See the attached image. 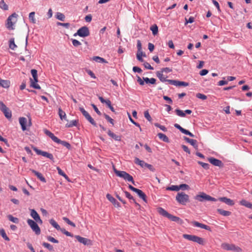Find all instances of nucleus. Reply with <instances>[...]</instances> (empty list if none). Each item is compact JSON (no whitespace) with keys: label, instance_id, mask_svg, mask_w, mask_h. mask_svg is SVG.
Instances as JSON below:
<instances>
[{"label":"nucleus","instance_id":"obj_22","mask_svg":"<svg viewBox=\"0 0 252 252\" xmlns=\"http://www.w3.org/2000/svg\"><path fill=\"white\" fill-rule=\"evenodd\" d=\"M10 85V82L7 80H3L0 78V86L4 88H8Z\"/></svg>","mask_w":252,"mask_h":252},{"label":"nucleus","instance_id":"obj_25","mask_svg":"<svg viewBox=\"0 0 252 252\" xmlns=\"http://www.w3.org/2000/svg\"><path fill=\"white\" fill-rule=\"evenodd\" d=\"M240 204L242 206H245L247 208L252 209V203H250V202L245 199H243L241 201H240Z\"/></svg>","mask_w":252,"mask_h":252},{"label":"nucleus","instance_id":"obj_1","mask_svg":"<svg viewBox=\"0 0 252 252\" xmlns=\"http://www.w3.org/2000/svg\"><path fill=\"white\" fill-rule=\"evenodd\" d=\"M113 168L114 172L117 176L122 178L126 181L131 182L132 184H134V181L132 176L125 171L117 170L114 165L113 166Z\"/></svg>","mask_w":252,"mask_h":252},{"label":"nucleus","instance_id":"obj_23","mask_svg":"<svg viewBox=\"0 0 252 252\" xmlns=\"http://www.w3.org/2000/svg\"><path fill=\"white\" fill-rule=\"evenodd\" d=\"M59 115L62 120L68 121L65 113L61 108H59Z\"/></svg>","mask_w":252,"mask_h":252},{"label":"nucleus","instance_id":"obj_62","mask_svg":"<svg viewBox=\"0 0 252 252\" xmlns=\"http://www.w3.org/2000/svg\"><path fill=\"white\" fill-rule=\"evenodd\" d=\"M186 23L185 25L188 23H192L194 21V18L193 17H190L189 19L185 18Z\"/></svg>","mask_w":252,"mask_h":252},{"label":"nucleus","instance_id":"obj_33","mask_svg":"<svg viewBox=\"0 0 252 252\" xmlns=\"http://www.w3.org/2000/svg\"><path fill=\"white\" fill-rule=\"evenodd\" d=\"M98 98L101 103H105L108 107L111 106V102L110 100H105L102 96H99Z\"/></svg>","mask_w":252,"mask_h":252},{"label":"nucleus","instance_id":"obj_27","mask_svg":"<svg viewBox=\"0 0 252 252\" xmlns=\"http://www.w3.org/2000/svg\"><path fill=\"white\" fill-rule=\"evenodd\" d=\"M156 75L160 81L162 82H166V77L163 75L162 72L158 71L156 72Z\"/></svg>","mask_w":252,"mask_h":252},{"label":"nucleus","instance_id":"obj_15","mask_svg":"<svg viewBox=\"0 0 252 252\" xmlns=\"http://www.w3.org/2000/svg\"><path fill=\"white\" fill-rule=\"evenodd\" d=\"M31 216L34 219V220L39 224L42 223V220H41L39 215L34 209L31 210Z\"/></svg>","mask_w":252,"mask_h":252},{"label":"nucleus","instance_id":"obj_26","mask_svg":"<svg viewBox=\"0 0 252 252\" xmlns=\"http://www.w3.org/2000/svg\"><path fill=\"white\" fill-rule=\"evenodd\" d=\"M107 133L109 136L111 138H113L116 141H120L121 140V136L119 135H117L113 132H112L111 130H109L107 132Z\"/></svg>","mask_w":252,"mask_h":252},{"label":"nucleus","instance_id":"obj_17","mask_svg":"<svg viewBox=\"0 0 252 252\" xmlns=\"http://www.w3.org/2000/svg\"><path fill=\"white\" fill-rule=\"evenodd\" d=\"M191 223L194 226L200 227V228H201L203 229H205L207 230L211 231V227L208 225H207L203 224V223H200L198 221H192L191 222Z\"/></svg>","mask_w":252,"mask_h":252},{"label":"nucleus","instance_id":"obj_41","mask_svg":"<svg viewBox=\"0 0 252 252\" xmlns=\"http://www.w3.org/2000/svg\"><path fill=\"white\" fill-rule=\"evenodd\" d=\"M34 12H32L29 14V19L30 21L33 24H35L36 23V20L34 18Z\"/></svg>","mask_w":252,"mask_h":252},{"label":"nucleus","instance_id":"obj_14","mask_svg":"<svg viewBox=\"0 0 252 252\" xmlns=\"http://www.w3.org/2000/svg\"><path fill=\"white\" fill-rule=\"evenodd\" d=\"M75 237L79 242L83 244L84 245H86V246L92 245V241L88 238L82 237L79 235H76L75 236Z\"/></svg>","mask_w":252,"mask_h":252},{"label":"nucleus","instance_id":"obj_4","mask_svg":"<svg viewBox=\"0 0 252 252\" xmlns=\"http://www.w3.org/2000/svg\"><path fill=\"white\" fill-rule=\"evenodd\" d=\"M194 198L199 202H203L204 200L211 201H216L217 200L215 198L207 194L204 192H199L198 194L194 196Z\"/></svg>","mask_w":252,"mask_h":252},{"label":"nucleus","instance_id":"obj_8","mask_svg":"<svg viewBox=\"0 0 252 252\" xmlns=\"http://www.w3.org/2000/svg\"><path fill=\"white\" fill-rule=\"evenodd\" d=\"M176 200L179 203L185 205L189 201V196L185 192H179L176 196Z\"/></svg>","mask_w":252,"mask_h":252},{"label":"nucleus","instance_id":"obj_35","mask_svg":"<svg viewBox=\"0 0 252 252\" xmlns=\"http://www.w3.org/2000/svg\"><path fill=\"white\" fill-rule=\"evenodd\" d=\"M150 30L152 32V33L154 35H156L158 33V27L156 24H154L150 27Z\"/></svg>","mask_w":252,"mask_h":252},{"label":"nucleus","instance_id":"obj_38","mask_svg":"<svg viewBox=\"0 0 252 252\" xmlns=\"http://www.w3.org/2000/svg\"><path fill=\"white\" fill-rule=\"evenodd\" d=\"M50 223L54 227L56 228L57 230H59L60 229H61V227L54 220L51 219L50 220Z\"/></svg>","mask_w":252,"mask_h":252},{"label":"nucleus","instance_id":"obj_34","mask_svg":"<svg viewBox=\"0 0 252 252\" xmlns=\"http://www.w3.org/2000/svg\"><path fill=\"white\" fill-rule=\"evenodd\" d=\"M5 117L7 119H10L12 117L11 111L8 108L2 111Z\"/></svg>","mask_w":252,"mask_h":252},{"label":"nucleus","instance_id":"obj_58","mask_svg":"<svg viewBox=\"0 0 252 252\" xmlns=\"http://www.w3.org/2000/svg\"><path fill=\"white\" fill-rule=\"evenodd\" d=\"M104 116L105 118V119L110 123H111V124H112L113 125H114V120L113 119H112L110 117H109L108 115H107V114H104Z\"/></svg>","mask_w":252,"mask_h":252},{"label":"nucleus","instance_id":"obj_5","mask_svg":"<svg viewBox=\"0 0 252 252\" xmlns=\"http://www.w3.org/2000/svg\"><path fill=\"white\" fill-rule=\"evenodd\" d=\"M221 248L225 251H231L234 252H242V250L241 248L233 244L223 243L221 244Z\"/></svg>","mask_w":252,"mask_h":252},{"label":"nucleus","instance_id":"obj_40","mask_svg":"<svg viewBox=\"0 0 252 252\" xmlns=\"http://www.w3.org/2000/svg\"><path fill=\"white\" fill-rule=\"evenodd\" d=\"M7 218L9 220L14 223H18L19 222V219L17 218L13 217L11 215H8Z\"/></svg>","mask_w":252,"mask_h":252},{"label":"nucleus","instance_id":"obj_47","mask_svg":"<svg viewBox=\"0 0 252 252\" xmlns=\"http://www.w3.org/2000/svg\"><path fill=\"white\" fill-rule=\"evenodd\" d=\"M63 220L65 221L68 224L72 226L73 227H75L76 226L75 224L70 221L66 217H63Z\"/></svg>","mask_w":252,"mask_h":252},{"label":"nucleus","instance_id":"obj_45","mask_svg":"<svg viewBox=\"0 0 252 252\" xmlns=\"http://www.w3.org/2000/svg\"><path fill=\"white\" fill-rule=\"evenodd\" d=\"M175 112L176 114L180 117H184L186 116L185 112L181 110L177 109L175 110Z\"/></svg>","mask_w":252,"mask_h":252},{"label":"nucleus","instance_id":"obj_46","mask_svg":"<svg viewBox=\"0 0 252 252\" xmlns=\"http://www.w3.org/2000/svg\"><path fill=\"white\" fill-rule=\"evenodd\" d=\"M0 7L5 10H8V5L5 3L4 1V0H2L0 2Z\"/></svg>","mask_w":252,"mask_h":252},{"label":"nucleus","instance_id":"obj_61","mask_svg":"<svg viewBox=\"0 0 252 252\" xmlns=\"http://www.w3.org/2000/svg\"><path fill=\"white\" fill-rule=\"evenodd\" d=\"M47 240L52 243H59L58 240L55 239L54 238H53L51 236H48Z\"/></svg>","mask_w":252,"mask_h":252},{"label":"nucleus","instance_id":"obj_7","mask_svg":"<svg viewBox=\"0 0 252 252\" xmlns=\"http://www.w3.org/2000/svg\"><path fill=\"white\" fill-rule=\"evenodd\" d=\"M31 74L33 79H31V86L34 89H40V86L37 83L38 82L37 71L36 69L31 70Z\"/></svg>","mask_w":252,"mask_h":252},{"label":"nucleus","instance_id":"obj_32","mask_svg":"<svg viewBox=\"0 0 252 252\" xmlns=\"http://www.w3.org/2000/svg\"><path fill=\"white\" fill-rule=\"evenodd\" d=\"M143 80L147 84H155L156 82V79L154 78L143 77Z\"/></svg>","mask_w":252,"mask_h":252},{"label":"nucleus","instance_id":"obj_10","mask_svg":"<svg viewBox=\"0 0 252 252\" xmlns=\"http://www.w3.org/2000/svg\"><path fill=\"white\" fill-rule=\"evenodd\" d=\"M79 35L82 37H85L90 35L89 30L88 27L84 26L80 28L76 33L74 34V36Z\"/></svg>","mask_w":252,"mask_h":252},{"label":"nucleus","instance_id":"obj_20","mask_svg":"<svg viewBox=\"0 0 252 252\" xmlns=\"http://www.w3.org/2000/svg\"><path fill=\"white\" fill-rule=\"evenodd\" d=\"M184 140L187 142L188 143H189L190 144H191L192 146H193L195 149H197L198 145L197 144V141L194 139H189L188 137H185Z\"/></svg>","mask_w":252,"mask_h":252},{"label":"nucleus","instance_id":"obj_2","mask_svg":"<svg viewBox=\"0 0 252 252\" xmlns=\"http://www.w3.org/2000/svg\"><path fill=\"white\" fill-rule=\"evenodd\" d=\"M17 17L18 14L16 13H13L8 17L6 23L7 29L9 30H13L15 29L14 26L17 22Z\"/></svg>","mask_w":252,"mask_h":252},{"label":"nucleus","instance_id":"obj_54","mask_svg":"<svg viewBox=\"0 0 252 252\" xmlns=\"http://www.w3.org/2000/svg\"><path fill=\"white\" fill-rule=\"evenodd\" d=\"M154 125L156 127L159 128L162 131H167V128L164 126L160 125V124H159L158 123H155Z\"/></svg>","mask_w":252,"mask_h":252},{"label":"nucleus","instance_id":"obj_21","mask_svg":"<svg viewBox=\"0 0 252 252\" xmlns=\"http://www.w3.org/2000/svg\"><path fill=\"white\" fill-rule=\"evenodd\" d=\"M32 172L35 174V175L36 176V177L42 182L46 183V181L45 178L43 176L41 173L34 170H31Z\"/></svg>","mask_w":252,"mask_h":252},{"label":"nucleus","instance_id":"obj_24","mask_svg":"<svg viewBox=\"0 0 252 252\" xmlns=\"http://www.w3.org/2000/svg\"><path fill=\"white\" fill-rule=\"evenodd\" d=\"M135 192L138 195L140 198L143 199L144 202H147L146 195L141 190L137 189Z\"/></svg>","mask_w":252,"mask_h":252},{"label":"nucleus","instance_id":"obj_29","mask_svg":"<svg viewBox=\"0 0 252 252\" xmlns=\"http://www.w3.org/2000/svg\"><path fill=\"white\" fill-rule=\"evenodd\" d=\"M158 138L162 140L163 141L168 143L169 142V138L166 136V135L162 133H158Z\"/></svg>","mask_w":252,"mask_h":252},{"label":"nucleus","instance_id":"obj_30","mask_svg":"<svg viewBox=\"0 0 252 252\" xmlns=\"http://www.w3.org/2000/svg\"><path fill=\"white\" fill-rule=\"evenodd\" d=\"M217 212L220 215L223 216H229L231 215V213L229 211H225L221 209H218Z\"/></svg>","mask_w":252,"mask_h":252},{"label":"nucleus","instance_id":"obj_56","mask_svg":"<svg viewBox=\"0 0 252 252\" xmlns=\"http://www.w3.org/2000/svg\"><path fill=\"white\" fill-rule=\"evenodd\" d=\"M196 97L198 98L202 99V100H205L207 99V96L204 94L198 93L196 94Z\"/></svg>","mask_w":252,"mask_h":252},{"label":"nucleus","instance_id":"obj_57","mask_svg":"<svg viewBox=\"0 0 252 252\" xmlns=\"http://www.w3.org/2000/svg\"><path fill=\"white\" fill-rule=\"evenodd\" d=\"M72 42L73 45L75 47H78V46H80V45H81V42L76 39H72Z\"/></svg>","mask_w":252,"mask_h":252},{"label":"nucleus","instance_id":"obj_52","mask_svg":"<svg viewBox=\"0 0 252 252\" xmlns=\"http://www.w3.org/2000/svg\"><path fill=\"white\" fill-rule=\"evenodd\" d=\"M198 163L201 165L202 167L205 169H208L209 168V164L207 163H204L202 161H198Z\"/></svg>","mask_w":252,"mask_h":252},{"label":"nucleus","instance_id":"obj_12","mask_svg":"<svg viewBox=\"0 0 252 252\" xmlns=\"http://www.w3.org/2000/svg\"><path fill=\"white\" fill-rule=\"evenodd\" d=\"M19 123L21 126L22 129L25 131L27 129V126H30L32 125L31 119H29L28 124L27 120L25 117H21L19 118Z\"/></svg>","mask_w":252,"mask_h":252},{"label":"nucleus","instance_id":"obj_31","mask_svg":"<svg viewBox=\"0 0 252 252\" xmlns=\"http://www.w3.org/2000/svg\"><path fill=\"white\" fill-rule=\"evenodd\" d=\"M134 162L135 164L140 165L141 167H144L146 162L142 160H140L138 158H135Z\"/></svg>","mask_w":252,"mask_h":252},{"label":"nucleus","instance_id":"obj_43","mask_svg":"<svg viewBox=\"0 0 252 252\" xmlns=\"http://www.w3.org/2000/svg\"><path fill=\"white\" fill-rule=\"evenodd\" d=\"M56 17L57 19L62 21H63L65 19V16L64 14L60 12H57Z\"/></svg>","mask_w":252,"mask_h":252},{"label":"nucleus","instance_id":"obj_37","mask_svg":"<svg viewBox=\"0 0 252 252\" xmlns=\"http://www.w3.org/2000/svg\"><path fill=\"white\" fill-rule=\"evenodd\" d=\"M144 56V57H145L146 56V55L144 54H143V52L142 51H137V55H136V57H137V60L140 61V62H143V60L142 58V56Z\"/></svg>","mask_w":252,"mask_h":252},{"label":"nucleus","instance_id":"obj_11","mask_svg":"<svg viewBox=\"0 0 252 252\" xmlns=\"http://www.w3.org/2000/svg\"><path fill=\"white\" fill-rule=\"evenodd\" d=\"M80 111L82 112L83 116L93 126H96V124L92 118L91 115L87 112L83 108L80 107L79 108Z\"/></svg>","mask_w":252,"mask_h":252},{"label":"nucleus","instance_id":"obj_44","mask_svg":"<svg viewBox=\"0 0 252 252\" xmlns=\"http://www.w3.org/2000/svg\"><path fill=\"white\" fill-rule=\"evenodd\" d=\"M166 190H172V191H178L179 190V186L172 185L170 187H168L166 188Z\"/></svg>","mask_w":252,"mask_h":252},{"label":"nucleus","instance_id":"obj_42","mask_svg":"<svg viewBox=\"0 0 252 252\" xmlns=\"http://www.w3.org/2000/svg\"><path fill=\"white\" fill-rule=\"evenodd\" d=\"M93 59L95 62H98V63H107V62H106L104 59L99 57L98 56L94 57Z\"/></svg>","mask_w":252,"mask_h":252},{"label":"nucleus","instance_id":"obj_19","mask_svg":"<svg viewBox=\"0 0 252 252\" xmlns=\"http://www.w3.org/2000/svg\"><path fill=\"white\" fill-rule=\"evenodd\" d=\"M219 200L230 206H233L234 204L232 200L225 197H220Z\"/></svg>","mask_w":252,"mask_h":252},{"label":"nucleus","instance_id":"obj_16","mask_svg":"<svg viewBox=\"0 0 252 252\" xmlns=\"http://www.w3.org/2000/svg\"><path fill=\"white\" fill-rule=\"evenodd\" d=\"M208 161L213 165L219 167H222L223 163L222 161L219 159L215 158H210L208 159Z\"/></svg>","mask_w":252,"mask_h":252},{"label":"nucleus","instance_id":"obj_55","mask_svg":"<svg viewBox=\"0 0 252 252\" xmlns=\"http://www.w3.org/2000/svg\"><path fill=\"white\" fill-rule=\"evenodd\" d=\"M189 84L185 82L177 81L176 86H188Z\"/></svg>","mask_w":252,"mask_h":252},{"label":"nucleus","instance_id":"obj_9","mask_svg":"<svg viewBox=\"0 0 252 252\" xmlns=\"http://www.w3.org/2000/svg\"><path fill=\"white\" fill-rule=\"evenodd\" d=\"M27 223L36 235H39L40 234V229L37 223V222L31 219H28L27 220Z\"/></svg>","mask_w":252,"mask_h":252},{"label":"nucleus","instance_id":"obj_64","mask_svg":"<svg viewBox=\"0 0 252 252\" xmlns=\"http://www.w3.org/2000/svg\"><path fill=\"white\" fill-rule=\"evenodd\" d=\"M143 65L145 66V67L147 69H151V70L154 69V68L150 65V63H149L147 62H145L144 63Z\"/></svg>","mask_w":252,"mask_h":252},{"label":"nucleus","instance_id":"obj_3","mask_svg":"<svg viewBox=\"0 0 252 252\" xmlns=\"http://www.w3.org/2000/svg\"><path fill=\"white\" fill-rule=\"evenodd\" d=\"M183 237L185 239L195 242L199 245H204L205 243L204 239L196 235L184 234L183 235Z\"/></svg>","mask_w":252,"mask_h":252},{"label":"nucleus","instance_id":"obj_49","mask_svg":"<svg viewBox=\"0 0 252 252\" xmlns=\"http://www.w3.org/2000/svg\"><path fill=\"white\" fill-rule=\"evenodd\" d=\"M42 245L46 248L48 249L49 251H53V247L49 243H46V242H43L42 243Z\"/></svg>","mask_w":252,"mask_h":252},{"label":"nucleus","instance_id":"obj_36","mask_svg":"<svg viewBox=\"0 0 252 252\" xmlns=\"http://www.w3.org/2000/svg\"><path fill=\"white\" fill-rule=\"evenodd\" d=\"M124 192L127 198H128L130 200H132L133 202L136 205L139 206V204L136 202L135 200L134 199L133 196L130 194V193L126 191H125Z\"/></svg>","mask_w":252,"mask_h":252},{"label":"nucleus","instance_id":"obj_51","mask_svg":"<svg viewBox=\"0 0 252 252\" xmlns=\"http://www.w3.org/2000/svg\"><path fill=\"white\" fill-rule=\"evenodd\" d=\"M144 117L149 122H151L152 120V119L149 114V113L148 111H146L144 112Z\"/></svg>","mask_w":252,"mask_h":252},{"label":"nucleus","instance_id":"obj_50","mask_svg":"<svg viewBox=\"0 0 252 252\" xmlns=\"http://www.w3.org/2000/svg\"><path fill=\"white\" fill-rule=\"evenodd\" d=\"M128 117H129V120L130 121V122H131L132 124H133L135 126H138V127L139 128L140 130L141 131L142 129H141V127H140V125H139L138 123H137L135 122V121H134V120L131 118V116H130V115L129 114H128Z\"/></svg>","mask_w":252,"mask_h":252},{"label":"nucleus","instance_id":"obj_59","mask_svg":"<svg viewBox=\"0 0 252 252\" xmlns=\"http://www.w3.org/2000/svg\"><path fill=\"white\" fill-rule=\"evenodd\" d=\"M59 230H60L64 234L67 236H72L71 234L68 231H66L64 228H61V229H60Z\"/></svg>","mask_w":252,"mask_h":252},{"label":"nucleus","instance_id":"obj_48","mask_svg":"<svg viewBox=\"0 0 252 252\" xmlns=\"http://www.w3.org/2000/svg\"><path fill=\"white\" fill-rule=\"evenodd\" d=\"M0 234L6 241H9V238L7 236L4 229L0 230Z\"/></svg>","mask_w":252,"mask_h":252},{"label":"nucleus","instance_id":"obj_53","mask_svg":"<svg viewBox=\"0 0 252 252\" xmlns=\"http://www.w3.org/2000/svg\"><path fill=\"white\" fill-rule=\"evenodd\" d=\"M59 144H61L62 145L66 147L68 149H69L71 147L70 144L68 142L64 141L61 140Z\"/></svg>","mask_w":252,"mask_h":252},{"label":"nucleus","instance_id":"obj_6","mask_svg":"<svg viewBox=\"0 0 252 252\" xmlns=\"http://www.w3.org/2000/svg\"><path fill=\"white\" fill-rule=\"evenodd\" d=\"M157 209L158 213L160 215L167 218L173 221L178 222L179 220H180V219L179 217L170 214L165 210L161 207H159Z\"/></svg>","mask_w":252,"mask_h":252},{"label":"nucleus","instance_id":"obj_39","mask_svg":"<svg viewBox=\"0 0 252 252\" xmlns=\"http://www.w3.org/2000/svg\"><path fill=\"white\" fill-rule=\"evenodd\" d=\"M78 124V121L72 120L69 123L66 124L65 126L67 127H71L73 126H76Z\"/></svg>","mask_w":252,"mask_h":252},{"label":"nucleus","instance_id":"obj_63","mask_svg":"<svg viewBox=\"0 0 252 252\" xmlns=\"http://www.w3.org/2000/svg\"><path fill=\"white\" fill-rule=\"evenodd\" d=\"M7 108L2 101H0V110L2 112Z\"/></svg>","mask_w":252,"mask_h":252},{"label":"nucleus","instance_id":"obj_18","mask_svg":"<svg viewBox=\"0 0 252 252\" xmlns=\"http://www.w3.org/2000/svg\"><path fill=\"white\" fill-rule=\"evenodd\" d=\"M106 198L110 201L115 207H119L120 206V203L110 194L106 195Z\"/></svg>","mask_w":252,"mask_h":252},{"label":"nucleus","instance_id":"obj_13","mask_svg":"<svg viewBox=\"0 0 252 252\" xmlns=\"http://www.w3.org/2000/svg\"><path fill=\"white\" fill-rule=\"evenodd\" d=\"M33 150L36 152L38 155H42L43 157H46L52 160L54 159V157L52 154L48 153L46 152L42 151L38 149L37 148L33 147H32Z\"/></svg>","mask_w":252,"mask_h":252},{"label":"nucleus","instance_id":"obj_28","mask_svg":"<svg viewBox=\"0 0 252 252\" xmlns=\"http://www.w3.org/2000/svg\"><path fill=\"white\" fill-rule=\"evenodd\" d=\"M9 48L13 50H15L17 48V45L15 43V39L14 38H11L9 41Z\"/></svg>","mask_w":252,"mask_h":252},{"label":"nucleus","instance_id":"obj_60","mask_svg":"<svg viewBox=\"0 0 252 252\" xmlns=\"http://www.w3.org/2000/svg\"><path fill=\"white\" fill-rule=\"evenodd\" d=\"M179 190L180 189H189V186L187 184H181L180 186H179Z\"/></svg>","mask_w":252,"mask_h":252}]
</instances>
